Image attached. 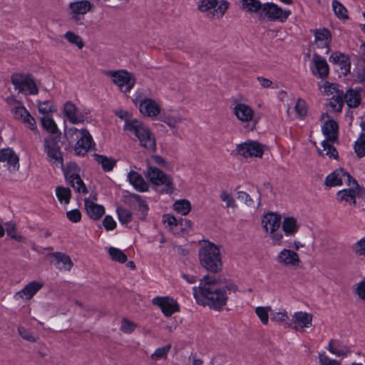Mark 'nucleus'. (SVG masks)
I'll return each mask as SVG.
<instances>
[{"label":"nucleus","mask_w":365,"mask_h":365,"mask_svg":"<svg viewBox=\"0 0 365 365\" xmlns=\"http://www.w3.org/2000/svg\"><path fill=\"white\" fill-rule=\"evenodd\" d=\"M193 294L198 304L207 305L220 311L226 305L228 297L215 277L205 275L198 287H193Z\"/></svg>","instance_id":"obj_1"},{"label":"nucleus","mask_w":365,"mask_h":365,"mask_svg":"<svg viewBox=\"0 0 365 365\" xmlns=\"http://www.w3.org/2000/svg\"><path fill=\"white\" fill-rule=\"evenodd\" d=\"M201 264L207 270L217 273L222 269V263L220 256V250L214 244L209 243L199 250Z\"/></svg>","instance_id":"obj_2"},{"label":"nucleus","mask_w":365,"mask_h":365,"mask_svg":"<svg viewBox=\"0 0 365 365\" xmlns=\"http://www.w3.org/2000/svg\"><path fill=\"white\" fill-rule=\"evenodd\" d=\"M281 220V215L274 212L264 215L262 219V227L269 234L274 245H280L283 239L282 233L279 231Z\"/></svg>","instance_id":"obj_3"},{"label":"nucleus","mask_w":365,"mask_h":365,"mask_svg":"<svg viewBox=\"0 0 365 365\" xmlns=\"http://www.w3.org/2000/svg\"><path fill=\"white\" fill-rule=\"evenodd\" d=\"M128 130L139 140L140 145L150 152L156 150L155 138L141 122L134 121L127 125Z\"/></svg>","instance_id":"obj_4"},{"label":"nucleus","mask_w":365,"mask_h":365,"mask_svg":"<svg viewBox=\"0 0 365 365\" xmlns=\"http://www.w3.org/2000/svg\"><path fill=\"white\" fill-rule=\"evenodd\" d=\"M145 177L149 181L157 186L164 185V188L161 192L171 194L174 190L173 178L159 168L154 166H148Z\"/></svg>","instance_id":"obj_5"},{"label":"nucleus","mask_w":365,"mask_h":365,"mask_svg":"<svg viewBox=\"0 0 365 365\" xmlns=\"http://www.w3.org/2000/svg\"><path fill=\"white\" fill-rule=\"evenodd\" d=\"M105 73L125 93H129L136 83L135 76L126 70L107 71Z\"/></svg>","instance_id":"obj_6"},{"label":"nucleus","mask_w":365,"mask_h":365,"mask_svg":"<svg viewBox=\"0 0 365 365\" xmlns=\"http://www.w3.org/2000/svg\"><path fill=\"white\" fill-rule=\"evenodd\" d=\"M11 81L19 92L30 95H36L38 92L37 86L31 75L14 73L11 76Z\"/></svg>","instance_id":"obj_7"},{"label":"nucleus","mask_w":365,"mask_h":365,"mask_svg":"<svg viewBox=\"0 0 365 365\" xmlns=\"http://www.w3.org/2000/svg\"><path fill=\"white\" fill-rule=\"evenodd\" d=\"M291 13L290 10H283L278 5L267 2L262 5L260 15L269 21L283 23L287 21Z\"/></svg>","instance_id":"obj_8"},{"label":"nucleus","mask_w":365,"mask_h":365,"mask_svg":"<svg viewBox=\"0 0 365 365\" xmlns=\"http://www.w3.org/2000/svg\"><path fill=\"white\" fill-rule=\"evenodd\" d=\"M344 182L348 186H351L352 182L356 187H359L357 181L342 168L336 169L327 175L324 182L328 187L339 186Z\"/></svg>","instance_id":"obj_9"},{"label":"nucleus","mask_w":365,"mask_h":365,"mask_svg":"<svg viewBox=\"0 0 365 365\" xmlns=\"http://www.w3.org/2000/svg\"><path fill=\"white\" fill-rule=\"evenodd\" d=\"M314 36V44L320 52L328 54L330 51L329 44L331 41V34L327 28L316 29L310 30Z\"/></svg>","instance_id":"obj_10"},{"label":"nucleus","mask_w":365,"mask_h":365,"mask_svg":"<svg viewBox=\"0 0 365 365\" xmlns=\"http://www.w3.org/2000/svg\"><path fill=\"white\" fill-rule=\"evenodd\" d=\"M152 303L158 307L165 317H170L180 311V307L177 301L170 297H156L152 300Z\"/></svg>","instance_id":"obj_11"},{"label":"nucleus","mask_w":365,"mask_h":365,"mask_svg":"<svg viewBox=\"0 0 365 365\" xmlns=\"http://www.w3.org/2000/svg\"><path fill=\"white\" fill-rule=\"evenodd\" d=\"M237 153L244 158H261L264 153L262 146L256 141H247L237 145Z\"/></svg>","instance_id":"obj_12"},{"label":"nucleus","mask_w":365,"mask_h":365,"mask_svg":"<svg viewBox=\"0 0 365 365\" xmlns=\"http://www.w3.org/2000/svg\"><path fill=\"white\" fill-rule=\"evenodd\" d=\"M93 4L88 0L76 1L68 4L69 14L74 21L80 20V16L91 11Z\"/></svg>","instance_id":"obj_13"},{"label":"nucleus","mask_w":365,"mask_h":365,"mask_svg":"<svg viewBox=\"0 0 365 365\" xmlns=\"http://www.w3.org/2000/svg\"><path fill=\"white\" fill-rule=\"evenodd\" d=\"M233 114L241 123H246L249 126L254 120L255 110L248 105L237 103L232 108Z\"/></svg>","instance_id":"obj_14"},{"label":"nucleus","mask_w":365,"mask_h":365,"mask_svg":"<svg viewBox=\"0 0 365 365\" xmlns=\"http://www.w3.org/2000/svg\"><path fill=\"white\" fill-rule=\"evenodd\" d=\"M336 84H328L325 85L324 90L327 92L334 93L331 89L335 91V94L331 97L329 102L330 111L334 113H340L344 106V92L343 91H339Z\"/></svg>","instance_id":"obj_15"},{"label":"nucleus","mask_w":365,"mask_h":365,"mask_svg":"<svg viewBox=\"0 0 365 365\" xmlns=\"http://www.w3.org/2000/svg\"><path fill=\"white\" fill-rule=\"evenodd\" d=\"M80 137L75 146V152L78 155H84L88 153L93 144V138L86 129L76 130Z\"/></svg>","instance_id":"obj_16"},{"label":"nucleus","mask_w":365,"mask_h":365,"mask_svg":"<svg viewBox=\"0 0 365 365\" xmlns=\"http://www.w3.org/2000/svg\"><path fill=\"white\" fill-rule=\"evenodd\" d=\"M314 68L312 74L319 78H325L329 73V68L327 61L319 54L314 53L312 57Z\"/></svg>","instance_id":"obj_17"},{"label":"nucleus","mask_w":365,"mask_h":365,"mask_svg":"<svg viewBox=\"0 0 365 365\" xmlns=\"http://www.w3.org/2000/svg\"><path fill=\"white\" fill-rule=\"evenodd\" d=\"M277 262L286 267H297L300 263L299 255L289 249L282 250L277 257Z\"/></svg>","instance_id":"obj_18"},{"label":"nucleus","mask_w":365,"mask_h":365,"mask_svg":"<svg viewBox=\"0 0 365 365\" xmlns=\"http://www.w3.org/2000/svg\"><path fill=\"white\" fill-rule=\"evenodd\" d=\"M43 286V284L41 282L32 281L27 284L21 290L16 292L15 298L30 300Z\"/></svg>","instance_id":"obj_19"},{"label":"nucleus","mask_w":365,"mask_h":365,"mask_svg":"<svg viewBox=\"0 0 365 365\" xmlns=\"http://www.w3.org/2000/svg\"><path fill=\"white\" fill-rule=\"evenodd\" d=\"M0 162L6 163L9 170L11 171L18 170L19 167V157L10 148L0 150Z\"/></svg>","instance_id":"obj_20"},{"label":"nucleus","mask_w":365,"mask_h":365,"mask_svg":"<svg viewBox=\"0 0 365 365\" xmlns=\"http://www.w3.org/2000/svg\"><path fill=\"white\" fill-rule=\"evenodd\" d=\"M349 189H344L337 192L336 197L339 202H349L350 205H356V197L358 196L359 190H362V188L359 187L357 188L351 182V185L349 186Z\"/></svg>","instance_id":"obj_21"},{"label":"nucleus","mask_w":365,"mask_h":365,"mask_svg":"<svg viewBox=\"0 0 365 365\" xmlns=\"http://www.w3.org/2000/svg\"><path fill=\"white\" fill-rule=\"evenodd\" d=\"M140 111L144 115L155 117L160 113V107L154 100L147 98L140 103Z\"/></svg>","instance_id":"obj_22"},{"label":"nucleus","mask_w":365,"mask_h":365,"mask_svg":"<svg viewBox=\"0 0 365 365\" xmlns=\"http://www.w3.org/2000/svg\"><path fill=\"white\" fill-rule=\"evenodd\" d=\"M84 206L87 215L94 220H99L105 213L103 206L98 205L88 198L84 199Z\"/></svg>","instance_id":"obj_23"},{"label":"nucleus","mask_w":365,"mask_h":365,"mask_svg":"<svg viewBox=\"0 0 365 365\" xmlns=\"http://www.w3.org/2000/svg\"><path fill=\"white\" fill-rule=\"evenodd\" d=\"M281 225L285 235L289 237L294 236L300 227L297 220L294 217H284L282 221L281 220Z\"/></svg>","instance_id":"obj_24"},{"label":"nucleus","mask_w":365,"mask_h":365,"mask_svg":"<svg viewBox=\"0 0 365 365\" xmlns=\"http://www.w3.org/2000/svg\"><path fill=\"white\" fill-rule=\"evenodd\" d=\"M130 183L139 192H145L148 190V185L143 176L135 171H130L128 174Z\"/></svg>","instance_id":"obj_25"},{"label":"nucleus","mask_w":365,"mask_h":365,"mask_svg":"<svg viewBox=\"0 0 365 365\" xmlns=\"http://www.w3.org/2000/svg\"><path fill=\"white\" fill-rule=\"evenodd\" d=\"M48 257L54 258L56 260V264L59 265L61 263L62 264L61 267H58L60 269L70 271L73 266V263L71 257L66 253L60 252H53L49 254Z\"/></svg>","instance_id":"obj_26"},{"label":"nucleus","mask_w":365,"mask_h":365,"mask_svg":"<svg viewBox=\"0 0 365 365\" xmlns=\"http://www.w3.org/2000/svg\"><path fill=\"white\" fill-rule=\"evenodd\" d=\"M63 113L72 123H78L83 120V117L78 114L76 105L70 101L64 105Z\"/></svg>","instance_id":"obj_27"},{"label":"nucleus","mask_w":365,"mask_h":365,"mask_svg":"<svg viewBox=\"0 0 365 365\" xmlns=\"http://www.w3.org/2000/svg\"><path fill=\"white\" fill-rule=\"evenodd\" d=\"M339 126L337 123L331 119L326 121L322 127V131L329 141H335L338 135Z\"/></svg>","instance_id":"obj_28"},{"label":"nucleus","mask_w":365,"mask_h":365,"mask_svg":"<svg viewBox=\"0 0 365 365\" xmlns=\"http://www.w3.org/2000/svg\"><path fill=\"white\" fill-rule=\"evenodd\" d=\"M328 350L337 356H346L351 353L350 348L339 341L331 339L328 344Z\"/></svg>","instance_id":"obj_29"},{"label":"nucleus","mask_w":365,"mask_h":365,"mask_svg":"<svg viewBox=\"0 0 365 365\" xmlns=\"http://www.w3.org/2000/svg\"><path fill=\"white\" fill-rule=\"evenodd\" d=\"M360 91L354 89H349L344 94V101H346L349 108H357L361 103Z\"/></svg>","instance_id":"obj_30"},{"label":"nucleus","mask_w":365,"mask_h":365,"mask_svg":"<svg viewBox=\"0 0 365 365\" xmlns=\"http://www.w3.org/2000/svg\"><path fill=\"white\" fill-rule=\"evenodd\" d=\"M292 322L301 328L309 327L312 323V315L307 312H298L294 314Z\"/></svg>","instance_id":"obj_31"},{"label":"nucleus","mask_w":365,"mask_h":365,"mask_svg":"<svg viewBox=\"0 0 365 365\" xmlns=\"http://www.w3.org/2000/svg\"><path fill=\"white\" fill-rule=\"evenodd\" d=\"M93 158L105 172L111 171L116 164V161L113 158L103 155L95 153Z\"/></svg>","instance_id":"obj_32"},{"label":"nucleus","mask_w":365,"mask_h":365,"mask_svg":"<svg viewBox=\"0 0 365 365\" xmlns=\"http://www.w3.org/2000/svg\"><path fill=\"white\" fill-rule=\"evenodd\" d=\"M47 154L48 161L61 168H63V159L61 148H56L54 150H47L45 151Z\"/></svg>","instance_id":"obj_33"},{"label":"nucleus","mask_w":365,"mask_h":365,"mask_svg":"<svg viewBox=\"0 0 365 365\" xmlns=\"http://www.w3.org/2000/svg\"><path fill=\"white\" fill-rule=\"evenodd\" d=\"M68 184L78 192H82L86 194L88 192L86 186L85 185L83 180L80 177L79 174L72 176L70 175L66 178Z\"/></svg>","instance_id":"obj_34"},{"label":"nucleus","mask_w":365,"mask_h":365,"mask_svg":"<svg viewBox=\"0 0 365 365\" xmlns=\"http://www.w3.org/2000/svg\"><path fill=\"white\" fill-rule=\"evenodd\" d=\"M329 61L333 63H337L341 66V68L349 70L350 63L349 58L342 53L334 52L329 57Z\"/></svg>","instance_id":"obj_35"},{"label":"nucleus","mask_w":365,"mask_h":365,"mask_svg":"<svg viewBox=\"0 0 365 365\" xmlns=\"http://www.w3.org/2000/svg\"><path fill=\"white\" fill-rule=\"evenodd\" d=\"M322 149L318 148V153L320 155H327L329 158L336 159L338 158V153L336 148L327 140L322 143Z\"/></svg>","instance_id":"obj_36"},{"label":"nucleus","mask_w":365,"mask_h":365,"mask_svg":"<svg viewBox=\"0 0 365 365\" xmlns=\"http://www.w3.org/2000/svg\"><path fill=\"white\" fill-rule=\"evenodd\" d=\"M41 125L47 132L53 135L58 134L57 125L53 118L48 116H43L41 119Z\"/></svg>","instance_id":"obj_37"},{"label":"nucleus","mask_w":365,"mask_h":365,"mask_svg":"<svg viewBox=\"0 0 365 365\" xmlns=\"http://www.w3.org/2000/svg\"><path fill=\"white\" fill-rule=\"evenodd\" d=\"M332 7L335 15L340 19H349L348 11L346 7L338 0L332 1Z\"/></svg>","instance_id":"obj_38"},{"label":"nucleus","mask_w":365,"mask_h":365,"mask_svg":"<svg viewBox=\"0 0 365 365\" xmlns=\"http://www.w3.org/2000/svg\"><path fill=\"white\" fill-rule=\"evenodd\" d=\"M61 139V133L49 135L44 139V151L61 148L58 143Z\"/></svg>","instance_id":"obj_39"},{"label":"nucleus","mask_w":365,"mask_h":365,"mask_svg":"<svg viewBox=\"0 0 365 365\" xmlns=\"http://www.w3.org/2000/svg\"><path fill=\"white\" fill-rule=\"evenodd\" d=\"M354 148L358 158H361L365 156V133L360 134L354 143Z\"/></svg>","instance_id":"obj_40"},{"label":"nucleus","mask_w":365,"mask_h":365,"mask_svg":"<svg viewBox=\"0 0 365 365\" xmlns=\"http://www.w3.org/2000/svg\"><path fill=\"white\" fill-rule=\"evenodd\" d=\"M262 5L259 0H242V9H247L248 12L262 11Z\"/></svg>","instance_id":"obj_41"},{"label":"nucleus","mask_w":365,"mask_h":365,"mask_svg":"<svg viewBox=\"0 0 365 365\" xmlns=\"http://www.w3.org/2000/svg\"><path fill=\"white\" fill-rule=\"evenodd\" d=\"M173 209L178 212L186 215L191 210V205L187 200H180L173 204Z\"/></svg>","instance_id":"obj_42"},{"label":"nucleus","mask_w":365,"mask_h":365,"mask_svg":"<svg viewBox=\"0 0 365 365\" xmlns=\"http://www.w3.org/2000/svg\"><path fill=\"white\" fill-rule=\"evenodd\" d=\"M64 38L71 44L76 46L79 49H82L84 43L82 38L73 31H67L64 34Z\"/></svg>","instance_id":"obj_43"},{"label":"nucleus","mask_w":365,"mask_h":365,"mask_svg":"<svg viewBox=\"0 0 365 365\" xmlns=\"http://www.w3.org/2000/svg\"><path fill=\"white\" fill-rule=\"evenodd\" d=\"M56 194L61 202L68 204L71 197V190L68 187H57L56 189Z\"/></svg>","instance_id":"obj_44"},{"label":"nucleus","mask_w":365,"mask_h":365,"mask_svg":"<svg viewBox=\"0 0 365 365\" xmlns=\"http://www.w3.org/2000/svg\"><path fill=\"white\" fill-rule=\"evenodd\" d=\"M108 253L113 261L124 263L127 261V256L120 250L115 247H110Z\"/></svg>","instance_id":"obj_45"},{"label":"nucleus","mask_w":365,"mask_h":365,"mask_svg":"<svg viewBox=\"0 0 365 365\" xmlns=\"http://www.w3.org/2000/svg\"><path fill=\"white\" fill-rule=\"evenodd\" d=\"M217 6V0H201L198 3V9L202 12H210Z\"/></svg>","instance_id":"obj_46"},{"label":"nucleus","mask_w":365,"mask_h":365,"mask_svg":"<svg viewBox=\"0 0 365 365\" xmlns=\"http://www.w3.org/2000/svg\"><path fill=\"white\" fill-rule=\"evenodd\" d=\"M117 212L118 219L122 224H127L132 221L133 214L129 210L123 207H118Z\"/></svg>","instance_id":"obj_47"},{"label":"nucleus","mask_w":365,"mask_h":365,"mask_svg":"<svg viewBox=\"0 0 365 365\" xmlns=\"http://www.w3.org/2000/svg\"><path fill=\"white\" fill-rule=\"evenodd\" d=\"M116 116L125 121L124 130H128L127 125L134 121H138L137 119L132 118L130 114L125 110H118L115 111Z\"/></svg>","instance_id":"obj_48"},{"label":"nucleus","mask_w":365,"mask_h":365,"mask_svg":"<svg viewBox=\"0 0 365 365\" xmlns=\"http://www.w3.org/2000/svg\"><path fill=\"white\" fill-rule=\"evenodd\" d=\"M229 7V3L227 1H222L217 7L210 12L211 17H216L217 19L221 18Z\"/></svg>","instance_id":"obj_49"},{"label":"nucleus","mask_w":365,"mask_h":365,"mask_svg":"<svg viewBox=\"0 0 365 365\" xmlns=\"http://www.w3.org/2000/svg\"><path fill=\"white\" fill-rule=\"evenodd\" d=\"M138 325L135 322L127 318H123L121 321L120 330L125 334H131L137 328Z\"/></svg>","instance_id":"obj_50"},{"label":"nucleus","mask_w":365,"mask_h":365,"mask_svg":"<svg viewBox=\"0 0 365 365\" xmlns=\"http://www.w3.org/2000/svg\"><path fill=\"white\" fill-rule=\"evenodd\" d=\"M171 349V346L168 344L160 348H158L153 354H151L150 358L153 360L157 361L160 359L166 358L168 352Z\"/></svg>","instance_id":"obj_51"},{"label":"nucleus","mask_w":365,"mask_h":365,"mask_svg":"<svg viewBox=\"0 0 365 365\" xmlns=\"http://www.w3.org/2000/svg\"><path fill=\"white\" fill-rule=\"evenodd\" d=\"M271 310V307H258L255 309V313L260 319L263 324H267L269 322L268 313Z\"/></svg>","instance_id":"obj_52"},{"label":"nucleus","mask_w":365,"mask_h":365,"mask_svg":"<svg viewBox=\"0 0 365 365\" xmlns=\"http://www.w3.org/2000/svg\"><path fill=\"white\" fill-rule=\"evenodd\" d=\"M351 250L356 256L365 257V237L354 243L351 247Z\"/></svg>","instance_id":"obj_53"},{"label":"nucleus","mask_w":365,"mask_h":365,"mask_svg":"<svg viewBox=\"0 0 365 365\" xmlns=\"http://www.w3.org/2000/svg\"><path fill=\"white\" fill-rule=\"evenodd\" d=\"M354 292L360 299L365 302V277L354 284Z\"/></svg>","instance_id":"obj_54"},{"label":"nucleus","mask_w":365,"mask_h":365,"mask_svg":"<svg viewBox=\"0 0 365 365\" xmlns=\"http://www.w3.org/2000/svg\"><path fill=\"white\" fill-rule=\"evenodd\" d=\"M6 233L11 238L14 239L17 242H22L24 240V237L21 235H17L16 232V228L14 223L9 222L6 224Z\"/></svg>","instance_id":"obj_55"},{"label":"nucleus","mask_w":365,"mask_h":365,"mask_svg":"<svg viewBox=\"0 0 365 365\" xmlns=\"http://www.w3.org/2000/svg\"><path fill=\"white\" fill-rule=\"evenodd\" d=\"M18 332L24 339L30 342H36L38 339V337L35 336L31 331L24 327H19Z\"/></svg>","instance_id":"obj_56"},{"label":"nucleus","mask_w":365,"mask_h":365,"mask_svg":"<svg viewBox=\"0 0 365 365\" xmlns=\"http://www.w3.org/2000/svg\"><path fill=\"white\" fill-rule=\"evenodd\" d=\"M294 109L297 114L299 117L305 116L307 113V107L306 102L304 100L299 98L294 106Z\"/></svg>","instance_id":"obj_57"},{"label":"nucleus","mask_w":365,"mask_h":365,"mask_svg":"<svg viewBox=\"0 0 365 365\" xmlns=\"http://www.w3.org/2000/svg\"><path fill=\"white\" fill-rule=\"evenodd\" d=\"M220 199L222 201L226 203V206L227 207H236V204L234 198L231 195V194L228 193L226 191H222L220 194Z\"/></svg>","instance_id":"obj_58"},{"label":"nucleus","mask_w":365,"mask_h":365,"mask_svg":"<svg viewBox=\"0 0 365 365\" xmlns=\"http://www.w3.org/2000/svg\"><path fill=\"white\" fill-rule=\"evenodd\" d=\"M21 121L27 126L30 130H36V120L34 117L31 115L29 112L26 115H25V117H24Z\"/></svg>","instance_id":"obj_59"},{"label":"nucleus","mask_w":365,"mask_h":365,"mask_svg":"<svg viewBox=\"0 0 365 365\" xmlns=\"http://www.w3.org/2000/svg\"><path fill=\"white\" fill-rule=\"evenodd\" d=\"M79 168L75 163H71L68 165L67 168L65 170L64 175L66 178L70 175L74 176L78 175Z\"/></svg>","instance_id":"obj_60"},{"label":"nucleus","mask_w":365,"mask_h":365,"mask_svg":"<svg viewBox=\"0 0 365 365\" xmlns=\"http://www.w3.org/2000/svg\"><path fill=\"white\" fill-rule=\"evenodd\" d=\"M38 111L43 114H48L53 110L52 103L46 101L43 102H39L38 104Z\"/></svg>","instance_id":"obj_61"},{"label":"nucleus","mask_w":365,"mask_h":365,"mask_svg":"<svg viewBox=\"0 0 365 365\" xmlns=\"http://www.w3.org/2000/svg\"><path fill=\"white\" fill-rule=\"evenodd\" d=\"M66 216L71 222L74 223L78 222L81 220V213L78 209L67 212Z\"/></svg>","instance_id":"obj_62"},{"label":"nucleus","mask_w":365,"mask_h":365,"mask_svg":"<svg viewBox=\"0 0 365 365\" xmlns=\"http://www.w3.org/2000/svg\"><path fill=\"white\" fill-rule=\"evenodd\" d=\"M319 359L321 365H341L339 361L329 358L324 354H320Z\"/></svg>","instance_id":"obj_63"},{"label":"nucleus","mask_w":365,"mask_h":365,"mask_svg":"<svg viewBox=\"0 0 365 365\" xmlns=\"http://www.w3.org/2000/svg\"><path fill=\"white\" fill-rule=\"evenodd\" d=\"M237 199L242 202H243L246 205L251 206L253 205L254 202L251 197L245 192L240 191L237 193Z\"/></svg>","instance_id":"obj_64"}]
</instances>
